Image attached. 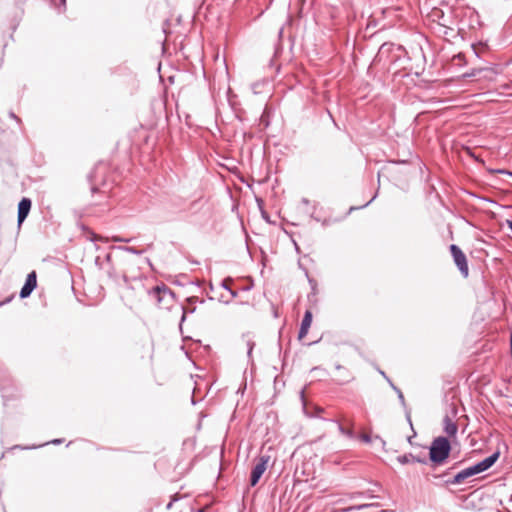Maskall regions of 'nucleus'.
<instances>
[{
    "label": "nucleus",
    "instance_id": "40",
    "mask_svg": "<svg viewBox=\"0 0 512 512\" xmlns=\"http://www.w3.org/2000/svg\"><path fill=\"white\" fill-rule=\"evenodd\" d=\"M198 300L197 297H189L187 298L188 303L193 304Z\"/></svg>",
    "mask_w": 512,
    "mask_h": 512
},
{
    "label": "nucleus",
    "instance_id": "35",
    "mask_svg": "<svg viewBox=\"0 0 512 512\" xmlns=\"http://www.w3.org/2000/svg\"><path fill=\"white\" fill-rule=\"evenodd\" d=\"M247 346H248L247 355H248V356H251L252 351H253V348H254V346H255V343H254V342H252V341H248V342H247Z\"/></svg>",
    "mask_w": 512,
    "mask_h": 512
},
{
    "label": "nucleus",
    "instance_id": "54",
    "mask_svg": "<svg viewBox=\"0 0 512 512\" xmlns=\"http://www.w3.org/2000/svg\"><path fill=\"white\" fill-rule=\"evenodd\" d=\"M347 381H348L347 377H346V378H343V379L341 380V382H342V383H345V382H347Z\"/></svg>",
    "mask_w": 512,
    "mask_h": 512
},
{
    "label": "nucleus",
    "instance_id": "22",
    "mask_svg": "<svg viewBox=\"0 0 512 512\" xmlns=\"http://www.w3.org/2000/svg\"><path fill=\"white\" fill-rule=\"evenodd\" d=\"M397 461L400 464H402V465H406V464L412 463L413 462V454L412 453H406V454H403V455H399L397 457Z\"/></svg>",
    "mask_w": 512,
    "mask_h": 512
},
{
    "label": "nucleus",
    "instance_id": "28",
    "mask_svg": "<svg viewBox=\"0 0 512 512\" xmlns=\"http://www.w3.org/2000/svg\"><path fill=\"white\" fill-rule=\"evenodd\" d=\"M183 313L180 319V328L182 327V323L186 320V314L187 313H194L196 311V307H192L190 309H186L182 307Z\"/></svg>",
    "mask_w": 512,
    "mask_h": 512
},
{
    "label": "nucleus",
    "instance_id": "24",
    "mask_svg": "<svg viewBox=\"0 0 512 512\" xmlns=\"http://www.w3.org/2000/svg\"><path fill=\"white\" fill-rule=\"evenodd\" d=\"M51 3L60 13L66 10V0H51Z\"/></svg>",
    "mask_w": 512,
    "mask_h": 512
},
{
    "label": "nucleus",
    "instance_id": "1",
    "mask_svg": "<svg viewBox=\"0 0 512 512\" xmlns=\"http://www.w3.org/2000/svg\"><path fill=\"white\" fill-rule=\"evenodd\" d=\"M429 450V462L432 468L444 465L452 452V444L448 437H435L427 447Z\"/></svg>",
    "mask_w": 512,
    "mask_h": 512
},
{
    "label": "nucleus",
    "instance_id": "14",
    "mask_svg": "<svg viewBox=\"0 0 512 512\" xmlns=\"http://www.w3.org/2000/svg\"><path fill=\"white\" fill-rule=\"evenodd\" d=\"M331 421L334 422L337 425V429H338V431L340 432L341 435L345 436L349 440H356L357 439V434L355 433V431L353 430L352 427H346V426H344L343 424H341L337 420H331ZM350 425L353 426L352 423H350Z\"/></svg>",
    "mask_w": 512,
    "mask_h": 512
},
{
    "label": "nucleus",
    "instance_id": "12",
    "mask_svg": "<svg viewBox=\"0 0 512 512\" xmlns=\"http://www.w3.org/2000/svg\"><path fill=\"white\" fill-rule=\"evenodd\" d=\"M443 430L448 435V438L455 437L458 431L457 423L448 414L443 418Z\"/></svg>",
    "mask_w": 512,
    "mask_h": 512
},
{
    "label": "nucleus",
    "instance_id": "45",
    "mask_svg": "<svg viewBox=\"0 0 512 512\" xmlns=\"http://www.w3.org/2000/svg\"><path fill=\"white\" fill-rule=\"evenodd\" d=\"M507 226L512 231V220H507Z\"/></svg>",
    "mask_w": 512,
    "mask_h": 512
},
{
    "label": "nucleus",
    "instance_id": "56",
    "mask_svg": "<svg viewBox=\"0 0 512 512\" xmlns=\"http://www.w3.org/2000/svg\"><path fill=\"white\" fill-rule=\"evenodd\" d=\"M459 463H454L453 467H451L450 469H454Z\"/></svg>",
    "mask_w": 512,
    "mask_h": 512
},
{
    "label": "nucleus",
    "instance_id": "52",
    "mask_svg": "<svg viewBox=\"0 0 512 512\" xmlns=\"http://www.w3.org/2000/svg\"><path fill=\"white\" fill-rule=\"evenodd\" d=\"M392 163H406L405 160H401V161H391Z\"/></svg>",
    "mask_w": 512,
    "mask_h": 512
},
{
    "label": "nucleus",
    "instance_id": "19",
    "mask_svg": "<svg viewBox=\"0 0 512 512\" xmlns=\"http://www.w3.org/2000/svg\"><path fill=\"white\" fill-rule=\"evenodd\" d=\"M116 249L124 251V252L131 253V254H134V255H142L144 253V250H139V249H137L135 247H132V246H118V247H116Z\"/></svg>",
    "mask_w": 512,
    "mask_h": 512
},
{
    "label": "nucleus",
    "instance_id": "7",
    "mask_svg": "<svg viewBox=\"0 0 512 512\" xmlns=\"http://www.w3.org/2000/svg\"><path fill=\"white\" fill-rule=\"evenodd\" d=\"M497 74L496 69L491 67H482V68H473L469 72H466L463 74V77L465 78H471V77H483L486 79H492L494 75Z\"/></svg>",
    "mask_w": 512,
    "mask_h": 512
},
{
    "label": "nucleus",
    "instance_id": "36",
    "mask_svg": "<svg viewBox=\"0 0 512 512\" xmlns=\"http://www.w3.org/2000/svg\"><path fill=\"white\" fill-rule=\"evenodd\" d=\"M8 115L11 119L15 120L18 124H21V119L13 111H10L8 113Z\"/></svg>",
    "mask_w": 512,
    "mask_h": 512
},
{
    "label": "nucleus",
    "instance_id": "47",
    "mask_svg": "<svg viewBox=\"0 0 512 512\" xmlns=\"http://www.w3.org/2000/svg\"><path fill=\"white\" fill-rule=\"evenodd\" d=\"M10 301H11V298H7L6 300L0 302V306H2L5 303H8Z\"/></svg>",
    "mask_w": 512,
    "mask_h": 512
},
{
    "label": "nucleus",
    "instance_id": "3",
    "mask_svg": "<svg viewBox=\"0 0 512 512\" xmlns=\"http://www.w3.org/2000/svg\"><path fill=\"white\" fill-rule=\"evenodd\" d=\"M148 295L161 309H170L175 298L174 292L164 283L150 289Z\"/></svg>",
    "mask_w": 512,
    "mask_h": 512
},
{
    "label": "nucleus",
    "instance_id": "9",
    "mask_svg": "<svg viewBox=\"0 0 512 512\" xmlns=\"http://www.w3.org/2000/svg\"><path fill=\"white\" fill-rule=\"evenodd\" d=\"M32 206L31 199L27 197H23L18 203V214H17V222L18 226H20L25 219L27 218Z\"/></svg>",
    "mask_w": 512,
    "mask_h": 512
},
{
    "label": "nucleus",
    "instance_id": "34",
    "mask_svg": "<svg viewBox=\"0 0 512 512\" xmlns=\"http://www.w3.org/2000/svg\"><path fill=\"white\" fill-rule=\"evenodd\" d=\"M112 240H113L114 242H124V243H128V242H130V241H131V239H130V238H123V237H120V236H114V237L112 238Z\"/></svg>",
    "mask_w": 512,
    "mask_h": 512
},
{
    "label": "nucleus",
    "instance_id": "37",
    "mask_svg": "<svg viewBox=\"0 0 512 512\" xmlns=\"http://www.w3.org/2000/svg\"><path fill=\"white\" fill-rule=\"evenodd\" d=\"M178 499L179 497L177 496V494H175L170 500V502L167 504L166 509L169 510L172 507L173 503L178 501Z\"/></svg>",
    "mask_w": 512,
    "mask_h": 512
},
{
    "label": "nucleus",
    "instance_id": "30",
    "mask_svg": "<svg viewBox=\"0 0 512 512\" xmlns=\"http://www.w3.org/2000/svg\"><path fill=\"white\" fill-rule=\"evenodd\" d=\"M412 431H413V434L411 436H408L407 437V442L411 445V446H419L421 447L420 444H416L413 442V438L416 436V431L414 430L413 426L411 427ZM422 448H425L424 446H422Z\"/></svg>",
    "mask_w": 512,
    "mask_h": 512
},
{
    "label": "nucleus",
    "instance_id": "10",
    "mask_svg": "<svg viewBox=\"0 0 512 512\" xmlns=\"http://www.w3.org/2000/svg\"><path fill=\"white\" fill-rule=\"evenodd\" d=\"M107 170V166L104 162H99L94 170L91 172V174L89 175V181H90V184H91V192L92 193H95L96 191H98V175L100 173H104L105 171Z\"/></svg>",
    "mask_w": 512,
    "mask_h": 512
},
{
    "label": "nucleus",
    "instance_id": "16",
    "mask_svg": "<svg viewBox=\"0 0 512 512\" xmlns=\"http://www.w3.org/2000/svg\"><path fill=\"white\" fill-rule=\"evenodd\" d=\"M431 17H433L434 20H437L439 25L440 22L451 21L449 18L445 16L444 12L441 9L437 8L432 11Z\"/></svg>",
    "mask_w": 512,
    "mask_h": 512
},
{
    "label": "nucleus",
    "instance_id": "20",
    "mask_svg": "<svg viewBox=\"0 0 512 512\" xmlns=\"http://www.w3.org/2000/svg\"><path fill=\"white\" fill-rule=\"evenodd\" d=\"M452 21H444L440 22V26L443 28V33L445 36H453L454 29L451 27Z\"/></svg>",
    "mask_w": 512,
    "mask_h": 512
},
{
    "label": "nucleus",
    "instance_id": "53",
    "mask_svg": "<svg viewBox=\"0 0 512 512\" xmlns=\"http://www.w3.org/2000/svg\"><path fill=\"white\" fill-rule=\"evenodd\" d=\"M311 217L318 222L320 221V219L318 217H315L314 214H311Z\"/></svg>",
    "mask_w": 512,
    "mask_h": 512
},
{
    "label": "nucleus",
    "instance_id": "4",
    "mask_svg": "<svg viewBox=\"0 0 512 512\" xmlns=\"http://www.w3.org/2000/svg\"><path fill=\"white\" fill-rule=\"evenodd\" d=\"M450 253L453 257L454 263L464 278L469 275V267L467 257L461 248L456 244H451L449 247Z\"/></svg>",
    "mask_w": 512,
    "mask_h": 512
},
{
    "label": "nucleus",
    "instance_id": "51",
    "mask_svg": "<svg viewBox=\"0 0 512 512\" xmlns=\"http://www.w3.org/2000/svg\"><path fill=\"white\" fill-rule=\"evenodd\" d=\"M2 397H3L4 401L6 402V401H7V399H8V396L5 394V392H4V391L2 392Z\"/></svg>",
    "mask_w": 512,
    "mask_h": 512
},
{
    "label": "nucleus",
    "instance_id": "5",
    "mask_svg": "<svg viewBox=\"0 0 512 512\" xmlns=\"http://www.w3.org/2000/svg\"><path fill=\"white\" fill-rule=\"evenodd\" d=\"M270 460V456L268 455H262L259 457L257 463L252 468L251 474H250V485L252 487L256 486L258 482L260 481L262 475L267 469L268 462Z\"/></svg>",
    "mask_w": 512,
    "mask_h": 512
},
{
    "label": "nucleus",
    "instance_id": "25",
    "mask_svg": "<svg viewBox=\"0 0 512 512\" xmlns=\"http://www.w3.org/2000/svg\"><path fill=\"white\" fill-rule=\"evenodd\" d=\"M229 281H232V279H231V278H227V279L222 280V282H221L220 286H221L222 288H224L225 290L229 291V293L231 294V296H232L233 298H235V297L237 296V292H236V291H234V290H232V289L230 288V286L228 285V282H229Z\"/></svg>",
    "mask_w": 512,
    "mask_h": 512
},
{
    "label": "nucleus",
    "instance_id": "2",
    "mask_svg": "<svg viewBox=\"0 0 512 512\" xmlns=\"http://www.w3.org/2000/svg\"><path fill=\"white\" fill-rule=\"evenodd\" d=\"M376 59L378 61H389L390 63H396L403 59H406L407 61L410 60L407 51L403 46L390 42H385L380 46Z\"/></svg>",
    "mask_w": 512,
    "mask_h": 512
},
{
    "label": "nucleus",
    "instance_id": "48",
    "mask_svg": "<svg viewBox=\"0 0 512 512\" xmlns=\"http://www.w3.org/2000/svg\"><path fill=\"white\" fill-rule=\"evenodd\" d=\"M464 32V28L459 27L457 30V34H462Z\"/></svg>",
    "mask_w": 512,
    "mask_h": 512
},
{
    "label": "nucleus",
    "instance_id": "43",
    "mask_svg": "<svg viewBox=\"0 0 512 512\" xmlns=\"http://www.w3.org/2000/svg\"><path fill=\"white\" fill-rule=\"evenodd\" d=\"M374 199H375V196L369 202H367L366 204H364L361 207H358L357 209L367 207Z\"/></svg>",
    "mask_w": 512,
    "mask_h": 512
},
{
    "label": "nucleus",
    "instance_id": "11",
    "mask_svg": "<svg viewBox=\"0 0 512 512\" xmlns=\"http://www.w3.org/2000/svg\"><path fill=\"white\" fill-rule=\"evenodd\" d=\"M312 319H313L312 312L310 310H306L304 313L303 319L301 321L300 329L298 332L299 340H301L302 338H304L307 335L309 328L311 326V323H312Z\"/></svg>",
    "mask_w": 512,
    "mask_h": 512
},
{
    "label": "nucleus",
    "instance_id": "32",
    "mask_svg": "<svg viewBox=\"0 0 512 512\" xmlns=\"http://www.w3.org/2000/svg\"><path fill=\"white\" fill-rule=\"evenodd\" d=\"M103 262H104L105 268H106L107 266L113 265V263H112V255H111V253H107V254L105 255V258H104Z\"/></svg>",
    "mask_w": 512,
    "mask_h": 512
},
{
    "label": "nucleus",
    "instance_id": "27",
    "mask_svg": "<svg viewBox=\"0 0 512 512\" xmlns=\"http://www.w3.org/2000/svg\"><path fill=\"white\" fill-rule=\"evenodd\" d=\"M304 410L309 417H319L320 413L323 412V408L317 406L314 407L313 412L308 411L305 407Z\"/></svg>",
    "mask_w": 512,
    "mask_h": 512
},
{
    "label": "nucleus",
    "instance_id": "55",
    "mask_svg": "<svg viewBox=\"0 0 512 512\" xmlns=\"http://www.w3.org/2000/svg\"><path fill=\"white\" fill-rule=\"evenodd\" d=\"M322 224L325 226V225H327V224H328V221H327V220H324V221L322 222Z\"/></svg>",
    "mask_w": 512,
    "mask_h": 512
},
{
    "label": "nucleus",
    "instance_id": "49",
    "mask_svg": "<svg viewBox=\"0 0 512 512\" xmlns=\"http://www.w3.org/2000/svg\"><path fill=\"white\" fill-rule=\"evenodd\" d=\"M145 262L150 266L152 267V263H151V260L149 258H146L145 259Z\"/></svg>",
    "mask_w": 512,
    "mask_h": 512
},
{
    "label": "nucleus",
    "instance_id": "15",
    "mask_svg": "<svg viewBox=\"0 0 512 512\" xmlns=\"http://www.w3.org/2000/svg\"><path fill=\"white\" fill-rule=\"evenodd\" d=\"M105 269H106L108 277L111 280L116 282L121 277L123 279L124 283L128 284V276L125 271H123L121 274L118 273L116 268L114 267V265L107 266Z\"/></svg>",
    "mask_w": 512,
    "mask_h": 512
},
{
    "label": "nucleus",
    "instance_id": "50",
    "mask_svg": "<svg viewBox=\"0 0 512 512\" xmlns=\"http://www.w3.org/2000/svg\"><path fill=\"white\" fill-rule=\"evenodd\" d=\"M335 368H336L337 370H344V367H343V366H341V365H339V364H337V365L335 366Z\"/></svg>",
    "mask_w": 512,
    "mask_h": 512
},
{
    "label": "nucleus",
    "instance_id": "46",
    "mask_svg": "<svg viewBox=\"0 0 512 512\" xmlns=\"http://www.w3.org/2000/svg\"><path fill=\"white\" fill-rule=\"evenodd\" d=\"M455 58H456V59H459V60H462V59H464V55H463V54H461V53H459L458 55H456V57H455Z\"/></svg>",
    "mask_w": 512,
    "mask_h": 512
},
{
    "label": "nucleus",
    "instance_id": "44",
    "mask_svg": "<svg viewBox=\"0 0 512 512\" xmlns=\"http://www.w3.org/2000/svg\"><path fill=\"white\" fill-rule=\"evenodd\" d=\"M499 173H505V174H508L509 176H512V172H509V171H505V170H498Z\"/></svg>",
    "mask_w": 512,
    "mask_h": 512
},
{
    "label": "nucleus",
    "instance_id": "8",
    "mask_svg": "<svg viewBox=\"0 0 512 512\" xmlns=\"http://www.w3.org/2000/svg\"><path fill=\"white\" fill-rule=\"evenodd\" d=\"M476 473L472 466L467 467L460 472L456 473L452 478L445 481L447 485H458L464 482L466 479L475 476Z\"/></svg>",
    "mask_w": 512,
    "mask_h": 512
},
{
    "label": "nucleus",
    "instance_id": "39",
    "mask_svg": "<svg viewBox=\"0 0 512 512\" xmlns=\"http://www.w3.org/2000/svg\"><path fill=\"white\" fill-rule=\"evenodd\" d=\"M63 442V439H53L52 441H50V444H53V445H58V444H61ZM46 444H49V442H47Z\"/></svg>",
    "mask_w": 512,
    "mask_h": 512
},
{
    "label": "nucleus",
    "instance_id": "38",
    "mask_svg": "<svg viewBox=\"0 0 512 512\" xmlns=\"http://www.w3.org/2000/svg\"><path fill=\"white\" fill-rule=\"evenodd\" d=\"M89 239H90V241H92V242H96V241L101 240V237H100V236H98L97 234H95V233L91 232V233H90V237H89Z\"/></svg>",
    "mask_w": 512,
    "mask_h": 512
},
{
    "label": "nucleus",
    "instance_id": "29",
    "mask_svg": "<svg viewBox=\"0 0 512 512\" xmlns=\"http://www.w3.org/2000/svg\"><path fill=\"white\" fill-rule=\"evenodd\" d=\"M357 439H360L362 442L367 443V444L371 443V441H372L371 436L366 433L357 435Z\"/></svg>",
    "mask_w": 512,
    "mask_h": 512
},
{
    "label": "nucleus",
    "instance_id": "33",
    "mask_svg": "<svg viewBox=\"0 0 512 512\" xmlns=\"http://www.w3.org/2000/svg\"><path fill=\"white\" fill-rule=\"evenodd\" d=\"M95 265H96L100 270L105 269L104 262L101 260V258H100L99 256H97V257L95 258Z\"/></svg>",
    "mask_w": 512,
    "mask_h": 512
},
{
    "label": "nucleus",
    "instance_id": "41",
    "mask_svg": "<svg viewBox=\"0 0 512 512\" xmlns=\"http://www.w3.org/2000/svg\"><path fill=\"white\" fill-rule=\"evenodd\" d=\"M301 202L304 205H309L310 204V201L307 198H302Z\"/></svg>",
    "mask_w": 512,
    "mask_h": 512
},
{
    "label": "nucleus",
    "instance_id": "17",
    "mask_svg": "<svg viewBox=\"0 0 512 512\" xmlns=\"http://www.w3.org/2000/svg\"><path fill=\"white\" fill-rule=\"evenodd\" d=\"M499 457H500V451L496 450L490 456L484 458L489 469L497 462Z\"/></svg>",
    "mask_w": 512,
    "mask_h": 512
},
{
    "label": "nucleus",
    "instance_id": "31",
    "mask_svg": "<svg viewBox=\"0 0 512 512\" xmlns=\"http://www.w3.org/2000/svg\"><path fill=\"white\" fill-rule=\"evenodd\" d=\"M366 507H369V505L363 504V505L351 506V507L345 509L344 511L345 512H350V511H354V510H361V509H364Z\"/></svg>",
    "mask_w": 512,
    "mask_h": 512
},
{
    "label": "nucleus",
    "instance_id": "26",
    "mask_svg": "<svg viewBox=\"0 0 512 512\" xmlns=\"http://www.w3.org/2000/svg\"><path fill=\"white\" fill-rule=\"evenodd\" d=\"M413 462L420 463V464H423V465L430 464L429 456L426 457L425 455H413Z\"/></svg>",
    "mask_w": 512,
    "mask_h": 512
},
{
    "label": "nucleus",
    "instance_id": "21",
    "mask_svg": "<svg viewBox=\"0 0 512 512\" xmlns=\"http://www.w3.org/2000/svg\"><path fill=\"white\" fill-rule=\"evenodd\" d=\"M471 47L473 49L474 54L478 58H480V54L482 53V51L487 49V44L483 43V42H479L478 44H472Z\"/></svg>",
    "mask_w": 512,
    "mask_h": 512
},
{
    "label": "nucleus",
    "instance_id": "13",
    "mask_svg": "<svg viewBox=\"0 0 512 512\" xmlns=\"http://www.w3.org/2000/svg\"><path fill=\"white\" fill-rule=\"evenodd\" d=\"M390 386L392 387V389L396 392L397 394V397L402 405V407L404 408L405 410V417H406V420L407 422L409 423L410 427H412V420H411V411L410 409H408L407 405H406V402H405V398H404V395L402 393V391L393 384V382H390Z\"/></svg>",
    "mask_w": 512,
    "mask_h": 512
},
{
    "label": "nucleus",
    "instance_id": "6",
    "mask_svg": "<svg viewBox=\"0 0 512 512\" xmlns=\"http://www.w3.org/2000/svg\"><path fill=\"white\" fill-rule=\"evenodd\" d=\"M37 287V275L35 271L27 275L24 285L22 286L19 297L21 299L28 298Z\"/></svg>",
    "mask_w": 512,
    "mask_h": 512
},
{
    "label": "nucleus",
    "instance_id": "42",
    "mask_svg": "<svg viewBox=\"0 0 512 512\" xmlns=\"http://www.w3.org/2000/svg\"><path fill=\"white\" fill-rule=\"evenodd\" d=\"M380 374L388 381V383L390 384V382H392L385 374V372L383 371H380Z\"/></svg>",
    "mask_w": 512,
    "mask_h": 512
},
{
    "label": "nucleus",
    "instance_id": "23",
    "mask_svg": "<svg viewBox=\"0 0 512 512\" xmlns=\"http://www.w3.org/2000/svg\"><path fill=\"white\" fill-rule=\"evenodd\" d=\"M261 124L264 125L265 128H267L270 125V113L267 108L263 110V113L260 117Z\"/></svg>",
    "mask_w": 512,
    "mask_h": 512
},
{
    "label": "nucleus",
    "instance_id": "18",
    "mask_svg": "<svg viewBox=\"0 0 512 512\" xmlns=\"http://www.w3.org/2000/svg\"><path fill=\"white\" fill-rule=\"evenodd\" d=\"M472 467H473L476 475L480 474L482 472H485V471H487L489 469V467L487 466V464H486L484 459L479 461V462H477V463H475L474 465H472Z\"/></svg>",
    "mask_w": 512,
    "mask_h": 512
}]
</instances>
